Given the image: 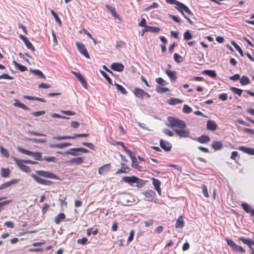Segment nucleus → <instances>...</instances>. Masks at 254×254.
Here are the masks:
<instances>
[{
    "label": "nucleus",
    "mask_w": 254,
    "mask_h": 254,
    "mask_svg": "<svg viewBox=\"0 0 254 254\" xmlns=\"http://www.w3.org/2000/svg\"><path fill=\"white\" fill-rule=\"evenodd\" d=\"M239 241H242L244 244L246 245H250L253 243V240L250 238H245L244 237H240L238 238Z\"/></svg>",
    "instance_id": "nucleus-41"
},
{
    "label": "nucleus",
    "mask_w": 254,
    "mask_h": 254,
    "mask_svg": "<svg viewBox=\"0 0 254 254\" xmlns=\"http://www.w3.org/2000/svg\"><path fill=\"white\" fill-rule=\"evenodd\" d=\"M152 180L153 181L152 184L154 187L155 189L156 190L159 195H160L161 194V190L160 188V181L158 179L154 178L152 179Z\"/></svg>",
    "instance_id": "nucleus-17"
},
{
    "label": "nucleus",
    "mask_w": 254,
    "mask_h": 254,
    "mask_svg": "<svg viewBox=\"0 0 254 254\" xmlns=\"http://www.w3.org/2000/svg\"><path fill=\"white\" fill-rule=\"evenodd\" d=\"M83 162V159L81 157H77L72 158L69 161V162L72 164H79Z\"/></svg>",
    "instance_id": "nucleus-35"
},
{
    "label": "nucleus",
    "mask_w": 254,
    "mask_h": 254,
    "mask_svg": "<svg viewBox=\"0 0 254 254\" xmlns=\"http://www.w3.org/2000/svg\"><path fill=\"white\" fill-rule=\"evenodd\" d=\"M240 82L242 85H247L250 83V79L245 75H243L240 79Z\"/></svg>",
    "instance_id": "nucleus-37"
},
{
    "label": "nucleus",
    "mask_w": 254,
    "mask_h": 254,
    "mask_svg": "<svg viewBox=\"0 0 254 254\" xmlns=\"http://www.w3.org/2000/svg\"><path fill=\"white\" fill-rule=\"evenodd\" d=\"M227 244L229 246L232 250L235 252H239L242 253H245V250L241 246H239L235 244V243L231 239H227L226 240Z\"/></svg>",
    "instance_id": "nucleus-6"
},
{
    "label": "nucleus",
    "mask_w": 254,
    "mask_h": 254,
    "mask_svg": "<svg viewBox=\"0 0 254 254\" xmlns=\"http://www.w3.org/2000/svg\"><path fill=\"white\" fill-rule=\"evenodd\" d=\"M13 160L17 164V165L19 167V168L20 169H21L23 171L26 173H29L30 172V167L23 164V163H24L23 160L19 159L15 157H13Z\"/></svg>",
    "instance_id": "nucleus-7"
},
{
    "label": "nucleus",
    "mask_w": 254,
    "mask_h": 254,
    "mask_svg": "<svg viewBox=\"0 0 254 254\" xmlns=\"http://www.w3.org/2000/svg\"><path fill=\"white\" fill-rule=\"evenodd\" d=\"M51 14H52V15L55 18V20L58 23H59L60 25H61L62 24L61 20L60 17H59V16L57 15V14L53 10H51Z\"/></svg>",
    "instance_id": "nucleus-48"
},
{
    "label": "nucleus",
    "mask_w": 254,
    "mask_h": 254,
    "mask_svg": "<svg viewBox=\"0 0 254 254\" xmlns=\"http://www.w3.org/2000/svg\"><path fill=\"white\" fill-rule=\"evenodd\" d=\"M17 149L20 152L26 154L29 156H33L36 160L40 161L42 159V153L40 152H32L31 151L25 149L20 146L17 147Z\"/></svg>",
    "instance_id": "nucleus-3"
},
{
    "label": "nucleus",
    "mask_w": 254,
    "mask_h": 254,
    "mask_svg": "<svg viewBox=\"0 0 254 254\" xmlns=\"http://www.w3.org/2000/svg\"><path fill=\"white\" fill-rule=\"evenodd\" d=\"M0 79H12L13 78L9 76L8 74L4 73L0 75Z\"/></svg>",
    "instance_id": "nucleus-63"
},
{
    "label": "nucleus",
    "mask_w": 254,
    "mask_h": 254,
    "mask_svg": "<svg viewBox=\"0 0 254 254\" xmlns=\"http://www.w3.org/2000/svg\"><path fill=\"white\" fill-rule=\"evenodd\" d=\"M19 38L24 42L25 46L28 49L31 50L33 52L35 51L34 46L25 36L20 34L19 35Z\"/></svg>",
    "instance_id": "nucleus-12"
},
{
    "label": "nucleus",
    "mask_w": 254,
    "mask_h": 254,
    "mask_svg": "<svg viewBox=\"0 0 254 254\" xmlns=\"http://www.w3.org/2000/svg\"><path fill=\"white\" fill-rule=\"evenodd\" d=\"M121 168L118 169L117 171L115 173L116 175H118L119 174H127L130 170V169L128 167L125 162H122L121 164Z\"/></svg>",
    "instance_id": "nucleus-13"
},
{
    "label": "nucleus",
    "mask_w": 254,
    "mask_h": 254,
    "mask_svg": "<svg viewBox=\"0 0 254 254\" xmlns=\"http://www.w3.org/2000/svg\"><path fill=\"white\" fill-rule=\"evenodd\" d=\"M202 192H203L204 196L205 197L208 198L209 197V194H208V193L207 191V188L206 186L203 184L202 185Z\"/></svg>",
    "instance_id": "nucleus-52"
},
{
    "label": "nucleus",
    "mask_w": 254,
    "mask_h": 254,
    "mask_svg": "<svg viewBox=\"0 0 254 254\" xmlns=\"http://www.w3.org/2000/svg\"><path fill=\"white\" fill-rule=\"evenodd\" d=\"M192 37V35L189 30H187L184 34V39L185 40H189L191 39Z\"/></svg>",
    "instance_id": "nucleus-46"
},
{
    "label": "nucleus",
    "mask_w": 254,
    "mask_h": 254,
    "mask_svg": "<svg viewBox=\"0 0 254 254\" xmlns=\"http://www.w3.org/2000/svg\"><path fill=\"white\" fill-rule=\"evenodd\" d=\"M160 31V28L158 27H153L151 26H147L146 31L153 33H158Z\"/></svg>",
    "instance_id": "nucleus-31"
},
{
    "label": "nucleus",
    "mask_w": 254,
    "mask_h": 254,
    "mask_svg": "<svg viewBox=\"0 0 254 254\" xmlns=\"http://www.w3.org/2000/svg\"><path fill=\"white\" fill-rule=\"evenodd\" d=\"M111 68L113 70L121 72L124 69V66L121 63H114L111 65Z\"/></svg>",
    "instance_id": "nucleus-16"
},
{
    "label": "nucleus",
    "mask_w": 254,
    "mask_h": 254,
    "mask_svg": "<svg viewBox=\"0 0 254 254\" xmlns=\"http://www.w3.org/2000/svg\"><path fill=\"white\" fill-rule=\"evenodd\" d=\"M158 6H159V5L157 2H154L152 3L151 5H150L148 7L145 8L144 9V11H148L149 10H150L152 8L158 7Z\"/></svg>",
    "instance_id": "nucleus-56"
},
{
    "label": "nucleus",
    "mask_w": 254,
    "mask_h": 254,
    "mask_svg": "<svg viewBox=\"0 0 254 254\" xmlns=\"http://www.w3.org/2000/svg\"><path fill=\"white\" fill-rule=\"evenodd\" d=\"M9 173L10 172L8 169L2 168L1 169L0 175L1 177L6 178L9 176Z\"/></svg>",
    "instance_id": "nucleus-38"
},
{
    "label": "nucleus",
    "mask_w": 254,
    "mask_h": 254,
    "mask_svg": "<svg viewBox=\"0 0 254 254\" xmlns=\"http://www.w3.org/2000/svg\"><path fill=\"white\" fill-rule=\"evenodd\" d=\"M43 159L49 162H55L56 161V158L54 156L44 157Z\"/></svg>",
    "instance_id": "nucleus-54"
},
{
    "label": "nucleus",
    "mask_w": 254,
    "mask_h": 254,
    "mask_svg": "<svg viewBox=\"0 0 254 254\" xmlns=\"http://www.w3.org/2000/svg\"><path fill=\"white\" fill-rule=\"evenodd\" d=\"M12 64L15 66V67L17 68L20 71L23 72L27 70V68L25 66L19 64L15 61H13Z\"/></svg>",
    "instance_id": "nucleus-30"
},
{
    "label": "nucleus",
    "mask_w": 254,
    "mask_h": 254,
    "mask_svg": "<svg viewBox=\"0 0 254 254\" xmlns=\"http://www.w3.org/2000/svg\"><path fill=\"white\" fill-rule=\"evenodd\" d=\"M156 82L159 85L162 86L166 85L168 84V82L164 80L161 77H159L156 79Z\"/></svg>",
    "instance_id": "nucleus-44"
},
{
    "label": "nucleus",
    "mask_w": 254,
    "mask_h": 254,
    "mask_svg": "<svg viewBox=\"0 0 254 254\" xmlns=\"http://www.w3.org/2000/svg\"><path fill=\"white\" fill-rule=\"evenodd\" d=\"M106 7L108 11H109L111 13L113 16H114L116 19L119 18V15L116 13V9L114 7L109 4H107Z\"/></svg>",
    "instance_id": "nucleus-23"
},
{
    "label": "nucleus",
    "mask_w": 254,
    "mask_h": 254,
    "mask_svg": "<svg viewBox=\"0 0 254 254\" xmlns=\"http://www.w3.org/2000/svg\"><path fill=\"white\" fill-rule=\"evenodd\" d=\"M13 105L16 107L21 108L25 110H31V109L29 107L25 105L24 104L21 103L18 99L15 100V102Z\"/></svg>",
    "instance_id": "nucleus-25"
},
{
    "label": "nucleus",
    "mask_w": 254,
    "mask_h": 254,
    "mask_svg": "<svg viewBox=\"0 0 254 254\" xmlns=\"http://www.w3.org/2000/svg\"><path fill=\"white\" fill-rule=\"evenodd\" d=\"M144 196L145 200L149 201H152L154 198L155 192L152 190H149L142 193Z\"/></svg>",
    "instance_id": "nucleus-11"
},
{
    "label": "nucleus",
    "mask_w": 254,
    "mask_h": 254,
    "mask_svg": "<svg viewBox=\"0 0 254 254\" xmlns=\"http://www.w3.org/2000/svg\"><path fill=\"white\" fill-rule=\"evenodd\" d=\"M211 146L214 150H219L222 148L223 145L220 141H214L212 142Z\"/></svg>",
    "instance_id": "nucleus-27"
},
{
    "label": "nucleus",
    "mask_w": 254,
    "mask_h": 254,
    "mask_svg": "<svg viewBox=\"0 0 254 254\" xmlns=\"http://www.w3.org/2000/svg\"><path fill=\"white\" fill-rule=\"evenodd\" d=\"M117 144L121 145L123 149L126 152L127 155H129L130 154V151L128 150L124 145V143L122 141L117 142Z\"/></svg>",
    "instance_id": "nucleus-47"
},
{
    "label": "nucleus",
    "mask_w": 254,
    "mask_h": 254,
    "mask_svg": "<svg viewBox=\"0 0 254 254\" xmlns=\"http://www.w3.org/2000/svg\"><path fill=\"white\" fill-rule=\"evenodd\" d=\"M29 71L32 73H33L35 75H37L40 77L43 78H46L45 75L43 73V72L39 70V69H30Z\"/></svg>",
    "instance_id": "nucleus-33"
},
{
    "label": "nucleus",
    "mask_w": 254,
    "mask_h": 254,
    "mask_svg": "<svg viewBox=\"0 0 254 254\" xmlns=\"http://www.w3.org/2000/svg\"><path fill=\"white\" fill-rule=\"evenodd\" d=\"M0 153L3 155H4V156H5L6 157H8L9 156V153L8 152V151L4 148L3 147H2L1 146H0Z\"/></svg>",
    "instance_id": "nucleus-53"
},
{
    "label": "nucleus",
    "mask_w": 254,
    "mask_h": 254,
    "mask_svg": "<svg viewBox=\"0 0 254 254\" xmlns=\"http://www.w3.org/2000/svg\"><path fill=\"white\" fill-rule=\"evenodd\" d=\"M156 91L159 93H164L170 91V89L167 87H163L160 86H157Z\"/></svg>",
    "instance_id": "nucleus-36"
},
{
    "label": "nucleus",
    "mask_w": 254,
    "mask_h": 254,
    "mask_svg": "<svg viewBox=\"0 0 254 254\" xmlns=\"http://www.w3.org/2000/svg\"><path fill=\"white\" fill-rule=\"evenodd\" d=\"M230 90H231V91L236 94H237L239 96H241L242 95V93L243 92V90L242 89H239V88H236V87H232L230 88Z\"/></svg>",
    "instance_id": "nucleus-43"
},
{
    "label": "nucleus",
    "mask_w": 254,
    "mask_h": 254,
    "mask_svg": "<svg viewBox=\"0 0 254 254\" xmlns=\"http://www.w3.org/2000/svg\"><path fill=\"white\" fill-rule=\"evenodd\" d=\"M202 73L212 78H215L217 75L215 71L212 70L206 69L203 70Z\"/></svg>",
    "instance_id": "nucleus-34"
},
{
    "label": "nucleus",
    "mask_w": 254,
    "mask_h": 254,
    "mask_svg": "<svg viewBox=\"0 0 254 254\" xmlns=\"http://www.w3.org/2000/svg\"><path fill=\"white\" fill-rule=\"evenodd\" d=\"M174 131L181 137L187 138L190 137V131L189 129H174Z\"/></svg>",
    "instance_id": "nucleus-10"
},
{
    "label": "nucleus",
    "mask_w": 254,
    "mask_h": 254,
    "mask_svg": "<svg viewBox=\"0 0 254 254\" xmlns=\"http://www.w3.org/2000/svg\"><path fill=\"white\" fill-rule=\"evenodd\" d=\"M76 46L77 48L79 51V52L82 55H83L85 58L87 59L90 58V56L88 54V51L86 49L84 45L81 43L76 42Z\"/></svg>",
    "instance_id": "nucleus-9"
},
{
    "label": "nucleus",
    "mask_w": 254,
    "mask_h": 254,
    "mask_svg": "<svg viewBox=\"0 0 254 254\" xmlns=\"http://www.w3.org/2000/svg\"><path fill=\"white\" fill-rule=\"evenodd\" d=\"M184 226V222L182 216H179L176 221L175 227L176 228H182Z\"/></svg>",
    "instance_id": "nucleus-28"
},
{
    "label": "nucleus",
    "mask_w": 254,
    "mask_h": 254,
    "mask_svg": "<svg viewBox=\"0 0 254 254\" xmlns=\"http://www.w3.org/2000/svg\"><path fill=\"white\" fill-rule=\"evenodd\" d=\"M160 145L161 147L166 151H169L172 148V144L171 143L163 139H160Z\"/></svg>",
    "instance_id": "nucleus-15"
},
{
    "label": "nucleus",
    "mask_w": 254,
    "mask_h": 254,
    "mask_svg": "<svg viewBox=\"0 0 254 254\" xmlns=\"http://www.w3.org/2000/svg\"><path fill=\"white\" fill-rule=\"evenodd\" d=\"M238 149L242 151L243 152L246 153L254 155V149L253 148L241 146L239 147Z\"/></svg>",
    "instance_id": "nucleus-21"
},
{
    "label": "nucleus",
    "mask_w": 254,
    "mask_h": 254,
    "mask_svg": "<svg viewBox=\"0 0 254 254\" xmlns=\"http://www.w3.org/2000/svg\"><path fill=\"white\" fill-rule=\"evenodd\" d=\"M30 140L35 143H45L47 141L45 139H38V138H31Z\"/></svg>",
    "instance_id": "nucleus-58"
},
{
    "label": "nucleus",
    "mask_w": 254,
    "mask_h": 254,
    "mask_svg": "<svg viewBox=\"0 0 254 254\" xmlns=\"http://www.w3.org/2000/svg\"><path fill=\"white\" fill-rule=\"evenodd\" d=\"M174 60L177 63H181L183 62L182 57L177 53H175L174 55Z\"/></svg>",
    "instance_id": "nucleus-45"
},
{
    "label": "nucleus",
    "mask_w": 254,
    "mask_h": 254,
    "mask_svg": "<svg viewBox=\"0 0 254 254\" xmlns=\"http://www.w3.org/2000/svg\"><path fill=\"white\" fill-rule=\"evenodd\" d=\"M241 206L246 212L254 216V209H253L248 204L244 202L242 203Z\"/></svg>",
    "instance_id": "nucleus-19"
},
{
    "label": "nucleus",
    "mask_w": 254,
    "mask_h": 254,
    "mask_svg": "<svg viewBox=\"0 0 254 254\" xmlns=\"http://www.w3.org/2000/svg\"><path fill=\"white\" fill-rule=\"evenodd\" d=\"M218 99L221 101H225L227 99V95L226 93H222L219 95Z\"/></svg>",
    "instance_id": "nucleus-62"
},
{
    "label": "nucleus",
    "mask_w": 254,
    "mask_h": 254,
    "mask_svg": "<svg viewBox=\"0 0 254 254\" xmlns=\"http://www.w3.org/2000/svg\"><path fill=\"white\" fill-rule=\"evenodd\" d=\"M18 182L19 180L18 179H13L9 182H5L0 186V190L7 188L13 184L17 183Z\"/></svg>",
    "instance_id": "nucleus-18"
},
{
    "label": "nucleus",
    "mask_w": 254,
    "mask_h": 254,
    "mask_svg": "<svg viewBox=\"0 0 254 254\" xmlns=\"http://www.w3.org/2000/svg\"><path fill=\"white\" fill-rule=\"evenodd\" d=\"M4 225L6 227H7L10 228H13L14 227V223L11 221H6L4 223Z\"/></svg>",
    "instance_id": "nucleus-64"
},
{
    "label": "nucleus",
    "mask_w": 254,
    "mask_h": 254,
    "mask_svg": "<svg viewBox=\"0 0 254 254\" xmlns=\"http://www.w3.org/2000/svg\"><path fill=\"white\" fill-rule=\"evenodd\" d=\"M45 114V112L44 111H35L32 113V114L35 117H39Z\"/></svg>",
    "instance_id": "nucleus-57"
},
{
    "label": "nucleus",
    "mask_w": 254,
    "mask_h": 254,
    "mask_svg": "<svg viewBox=\"0 0 254 254\" xmlns=\"http://www.w3.org/2000/svg\"><path fill=\"white\" fill-rule=\"evenodd\" d=\"M192 111L190 107L187 105H184L183 108V112L185 113L189 114Z\"/></svg>",
    "instance_id": "nucleus-51"
},
{
    "label": "nucleus",
    "mask_w": 254,
    "mask_h": 254,
    "mask_svg": "<svg viewBox=\"0 0 254 254\" xmlns=\"http://www.w3.org/2000/svg\"><path fill=\"white\" fill-rule=\"evenodd\" d=\"M98 229H95L94 231L92 230L91 228L88 229L87 231V234L88 236H90L92 234L93 235H96L98 233Z\"/></svg>",
    "instance_id": "nucleus-60"
},
{
    "label": "nucleus",
    "mask_w": 254,
    "mask_h": 254,
    "mask_svg": "<svg viewBox=\"0 0 254 254\" xmlns=\"http://www.w3.org/2000/svg\"><path fill=\"white\" fill-rule=\"evenodd\" d=\"M231 44L234 47V48L236 49V50L238 51V52L239 53L240 55L243 57L244 56V54H243V52L242 49L240 48V47L233 41H232L231 42Z\"/></svg>",
    "instance_id": "nucleus-40"
},
{
    "label": "nucleus",
    "mask_w": 254,
    "mask_h": 254,
    "mask_svg": "<svg viewBox=\"0 0 254 254\" xmlns=\"http://www.w3.org/2000/svg\"><path fill=\"white\" fill-rule=\"evenodd\" d=\"M51 117L53 118H60V119H69L68 117H66L65 116H62L61 115H59L57 113H54L51 115Z\"/></svg>",
    "instance_id": "nucleus-61"
},
{
    "label": "nucleus",
    "mask_w": 254,
    "mask_h": 254,
    "mask_svg": "<svg viewBox=\"0 0 254 254\" xmlns=\"http://www.w3.org/2000/svg\"><path fill=\"white\" fill-rule=\"evenodd\" d=\"M71 72L76 76V77L77 78L78 81L81 83L82 86L85 88H87V84L83 76L80 73L76 72L73 70H71Z\"/></svg>",
    "instance_id": "nucleus-14"
},
{
    "label": "nucleus",
    "mask_w": 254,
    "mask_h": 254,
    "mask_svg": "<svg viewBox=\"0 0 254 254\" xmlns=\"http://www.w3.org/2000/svg\"><path fill=\"white\" fill-rule=\"evenodd\" d=\"M71 150L74 151H81L83 153H88L89 150L84 148H71Z\"/></svg>",
    "instance_id": "nucleus-50"
},
{
    "label": "nucleus",
    "mask_w": 254,
    "mask_h": 254,
    "mask_svg": "<svg viewBox=\"0 0 254 254\" xmlns=\"http://www.w3.org/2000/svg\"><path fill=\"white\" fill-rule=\"evenodd\" d=\"M36 173L40 176L52 179L59 180V177L56 174L49 171L37 170Z\"/></svg>",
    "instance_id": "nucleus-4"
},
{
    "label": "nucleus",
    "mask_w": 254,
    "mask_h": 254,
    "mask_svg": "<svg viewBox=\"0 0 254 254\" xmlns=\"http://www.w3.org/2000/svg\"><path fill=\"white\" fill-rule=\"evenodd\" d=\"M216 123L211 120H208L207 122L206 127L208 129L210 130H215L217 128Z\"/></svg>",
    "instance_id": "nucleus-22"
},
{
    "label": "nucleus",
    "mask_w": 254,
    "mask_h": 254,
    "mask_svg": "<svg viewBox=\"0 0 254 254\" xmlns=\"http://www.w3.org/2000/svg\"><path fill=\"white\" fill-rule=\"evenodd\" d=\"M167 120L169 122L167 126L171 127L174 130V129H177V128L183 129L185 128L186 127V124L183 120L173 117H168Z\"/></svg>",
    "instance_id": "nucleus-1"
},
{
    "label": "nucleus",
    "mask_w": 254,
    "mask_h": 254,
    "mask_svg": "<svg viewBox=\"0 0 254 254\" xmlns=\"http://www.w3.org/2000/svg\"><path fill=\"white\" fill-rule=\"evenodd\" d=\"M31 176L34 179V180L39 184L45 185V186H51L53 184V182L49 181L43 179L38 177L37 175L32 174Z\"/></svg>",
    "instance_id": "nucleus-8"
},
{
    "label": "nucleus",
    "mask_w": 254,
    "mask_h": 254,
    "mask_svg": "<svg viewBox=\"0 0 254 254\" xmlns=\"http://www.w3.org/2000/svg\"><path fill=\"white\" fill-rule=\"evenodd\" d=\"M163 133H164L165 134H166L167 135L169 136H174V133L173 132V131H172L171 130L167 129V128H165L163 130Z\"/></svg>",
    "instance_id": "nucleus-59"
},
{
    "label": "nucleus",
    "mask_w": 254,
    "mask_h": 254,
    "mask_svg": "<svg viewBox=\"0 0 254 254\" xmlns=\"http://www.w3.org/2000/svg\"><path fill=\"white\" fill-rule=\"evenodd\" d=\"M109 165H104L99 169L98 172L100 174L104 173L109 169Z\"/></svg>",
    "instance_id": "nucleus-49"
},
{
    "label": "nucleus",
    "mask_w": 254,
    "mask_h": 254,
    "mask_svg": "<svg viewBox=\"0 0 254 254\" xmlns=\"http://www.w3.org/2000/svg\"><path fill=\"white\" fill-rule=\"evenodd\" d=\"M165 73L170 78V80L172 81H174L177 79L176 76V71H171L170 69H166L165 70Z\"/></svg>",
    "instance_id": "nucleus-20"
},
{
    "label": "nucleus",
    "mask_w": 254,
    "mask_h": 254,
    "mask_svg": "<svg viewBox=\"0 0 254 254\" xmlns=\"http://www.w3.org/2000/svg\"><path fill=\"white\" fill-rule=\"evenodd\" d=\"M133 93L136 97L141 99H142L144 98L147 99L150 98V95L147 92H145L143 89L137 87L134 89Z\"/></svg>",
    "instance_id": "nucleus-5"
},
{
    "label": "nucleus",
    "mask_w": 254,
    "mask_h": 254,
    "mask_svg": "<svg viewBox=\"0 0 254 254\" xmlns=\"http://www.w3.org/2000/svg\"><path fill=\"white\" fill-rule=\"evenodd\" d=\"M195 140L201 143H205L209 141L210 138L207 135H202L195 139Z\"/></svg>",
    "instance_id": "nucleus-24"
},
{
    "label": "nucleus",
    "mask_w": 254,
    "mask_h": 254,
    "mask_svg": "<svg viewBox=\"0 0 254 254\" xmlns=\"http://www.w3.org/2000/svg\"><path fill=\"white\" fill-rule=\"evenodd\" d=\"M65 217V216L64 213H61L59 214L55 218V222L57 224H59L61 222L64 220Z\"/></svg>",
    "instance_id": "nucleus-29"
},
{
    "label": "nucleus",
    "mask_w": 254,
    "mask_h": 254,
    "mask_svg": "<svg viewBox=\"0 0 254 254\" xmlns=\"http://www.w3.org/2000/svg\"><path fill=\"white\" fill-rule=\"evenodd\" d=\"M101 73L102 75L105 77V78L108 81L109 84L113 85L112 83V80L105 72L101 71Z\"/></svg>",
    "instance_id": "nucleus-55"
},
{
    "label": "nucleus",
    "mask_w": 254,
    "mask_h": 254,
    "mask_svg": "<svg viewBox=\"0 0 254 254\" xmlns=\"http://www.w3.org/2000/svg\"><path fill=\"white\" fill-rule=\"evenodd\" d=\"M122 180L129 185L136 184V186L137 188H141L144 185V182L143 180L140 179L135 176H124L122 178Z\"/></svg>",
    "instance_id": "nucleus-2"
},
{
    "label": "nucleus",
    "mask_w": 254,
    "mask_h": 254,
    "mask_svg": "<svg viewBox=\"0 0 254 254\" xmlns=\"http://www.w3.org/2000/svg\"><path fill=\"white\" fill-rule=\"evenodd\" d=\"M130 156V159L132 161V167L134 168H137V160L135 156L132 155V153L130 151V154L129 155H128Z\"/></svg>",
    "instance_id": "nucleus-42"
},
{
    "label": "nucleus",
    "mask_w": 254,
    "mask_h": 254,
    "mask_svg": "<svg viewBox=\"0 0 254 254\" xmlns=\"http://www.w3.org/2000/svg\"><path fill=\"white\" fill-rule=\"evenodd\" d=\"M173 4H175L177 5L175 7L183 15L185 13L183 12V9L185 6V4L182 3L177 0H176L175 3H174Z\"/></svg>",
    "instance_id": "nucleus-26"
},
{
    "label": "nucleus",
    "mask_w": 254,
    "mask_h": 254,
    "mask_svg": "<svg viewBox=\"0 0 254 254\" xmlns=\"http://www.w3.org/2000/svg\"><path fill=\"white\" fill-rule=\"evenodd\" d=\"M183 102V100H181L177 98H171L168 101V103L170 105H175L177 104H179L182 103Z\"/></svg>",
    "instance_id": "nucleus-32"
},
{
    "label": "nucleus",
    "mask_w": 254,
    "mask_h": 254,
    "mask_svg": "<svg viewBox=\"0 0 254 254\" xmlns=\"http://www.w3.org/2000/svg\"><path fill=\"white\" fill-rule=\"evenodd\" d=\"M115 85L117 87L118 91H120L123 94H127V91L126 89L121 85H120L117 83H115Z\"/></svg>",
    "instance_id": "nucleus-39"
}]
</instances>
